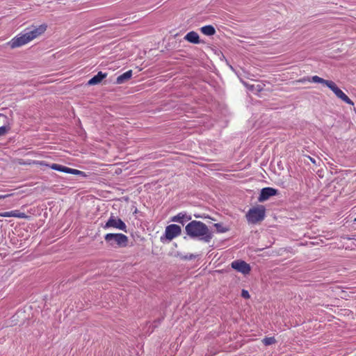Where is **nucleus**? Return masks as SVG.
<instances>
[{
  "label": "nucleus",
  "mask_w": 356,
  "mask_h": 356,
  "mask_svg": "<svg viewBox=\"0 0 356 356\" xmlns=\"http://www.w3.org/2000/svg\"><path fill=\"white\" fill-rule=\"evenodd\" d=\"M201 32L206 35H213L216 33L214 27L211 25L204 26L200 29Z\"/></svg>",
  "instance_id": "nucleus-14"
},
{
  "label": "nucleus",
  "mask_w": 356,
  "mask_h": 356,
  "mask_svg": "<svg viewBox=\"0 0 356 356\" xmlns=\"http://www.w3.org/2000/svg\"><path fill=\"white\" fill-rule=\"evenodd\" d=\"M306 81L313 82L312 81V77L311 78H309V77H303L302 79H300L296 81V82H297V83H305Z\"/></svg>",
  "instance_id": "nucleus-20"
},
{
  "label": "nucleus",
  "mask_w": 356,
  "mask_h": 356,
  "mask_svg": "<svg viewBox=\"0 0 356 356\" xmlns=\"http://www.w3.org/2000/svg\"><path fill=\"white\" fill-rule=\"evenodd\" d=\"M11 217H15L19 218H26L27 216L24 213L19 212L17 210L11 211Z\"/></svg>",
  "instance_id": "nucleus-17"
},
{
  "label": "nucleus",
  "mask_w": 356,
  "mask_h": 356,
  "mask_svg": "<svg viewBox=\"0 0 356 356\" xmlns=\"http://www.w3.org/2000/svg\"><path fill=\"white\" fill-rule=\"evenodd\" d=\"M214 227L219 233H225L228 231V229L223 227L220 223H215Z\"/></svg>",
  "instance_id": "nucleus-18"
},
{
  "label": "nucleus",
  "mask_w": 356,
  "mask_h": 356,
  "mask_svg": "<svg viewBox=\"0 0 356 356\" xmlns=\"http://www.w3.org/2000/svg\"><path fill=\"white\" fill-rule=\"evenodd\" d=\"M266 216V209L263 205H257L249 209L245 217L250 224H257L261 222Z\"/></svg>",
  "instance_id": "nucleus-4"
},
{
  "label": "nucleus",
  "mask_w": 356,
  "mask_h": 356,
  "mask_svg": "<svg viewBox=\"0 0 356 356\" xmlns=\"http://www.w3.org/2000/svg\"><path fill=\"white\" fill-rule=\"evenodd\" d=\"M10 129V124L6 118V120H3V124L0 127V136L5 135Z\"/></svg>",
  "instance_id": "nucleus-15"
},
{
  "label": "nucleus",
  "mask_w": 356,
  "mask_h": 356,
  "mask_svg": "<svg viewBox=\"0 0 356 356\" xmlns=\"http://www.w3.org/2000/svg\"><path fill=\"white\" fill-rule=\"evenodd\" d=\"M185 229L189 236L201 238L205 242H209L213 237L208 227L201 221L193 220L186 226Z\"/></svg>",
  "instance_id": "nucleus-2"
},
{
  "label": "nucleus",
  "mask_w": 356,
  "mask_h": 356,
  "mask_svg": "<svg viewBox=\"0 0 356 356\" xmlns=\"http://www.w3.org/2000/svg\"><path fill=\"white\" fill-rule=\"evenodd\" d=\"M132 76V70H129L122 74L118 76L116 79L115 83L117 84H122L127 82L128 80L131 79Z\"/></svg>",
  "instance_id": "nucleus-13"
},
{
  "label": "nucleus",
  "mask_w": 356,
  "mask_h": 356,
  "mask_svg": "<svg viewBox=\"0 0 356 356\" xmlns=\"http://www.w3.org/2000/svg\"><path fill=\"white\" fill-rule=\"evenodd\" d=\"M184 218V214L180 213L172 218V221L181 222Z\"/></svg>",
  "instance_id": "nucleus-19"
},
{
  "label": "nucleus",
  "mask_w": 356,
  "mask_h": 356,
  "mask_svg": "<svg viewBox=\"0 0 356 356\" xmlns=\"http://www.w3.org/2000/svg\"><path fill=\"white\" fill-rule=\"evenodd\" d=\"M103 228L105 229L114 228L127 232V225L120 218L113 216V214L103 226Z\"/></svg>",
  "instance_id": "nucleus-8"
},
{
  "label": "nucleus",
  "mask_w": 356,
  "mask_h": 356,
  "mask_svg": "<svg viewBox=\"0 0 356 356\" xmlns=\"http://www.w3.org/2000/svg\"><path fill=\"white\" fill-rule=\"evenodd\" d=\"M181 233V229L180 226L175 224H171L165 227V235L163 236H161L160 240L163 243H165L166 241H170L173 238L179 236Z\"/></svg>",
  "instance_id": "nucleus-7"
},
{
  "label": "nucleus",
  "mask_w": 356,
  "mask_h": 356,
  "mask_svg": "<svg viewBox=\"0 0 356 356\" xmlns=\"http://www.w3.org/2000/svg\"><path fill=\"white\" fill-rule=\"evenodd\" d=\"M355 220V221H356V218H355V220Z\"/></svg>",
  "instance_id": "nucleus-25"
},
{
  "label": "nucleus",
  "mask_w": 356,
  "mask_h": 356,
  "mask_svg": "<svg viewBox=\"0 0 356 356\" xmlns=\"http://www.w3.org/2000/svg\"><path fill=\"white\" fill-rule=\"evenodd\" d=\"M104 240L108 246L114 248H124L128 243V237L123 234H107Z\"/></svg>",
  "instance_id": "nucleus-5"
},
{
  "label": "nucleus",
  "mask_w": 356,
  "mask_h": 356,
  "mask_svg": "<svg viewBox=\"0 0 356 356\" xmlns=\"http://www.w3.org/2000/svg\"><path fill=\"white\" fill-rule=\"evenodd\" d=\"M262 342L265 346H270L272 344H275L277 342V341L274 337H265L262 340Z\"/></svg>",
  "instance_id": "nucleus-16"
},
{
  "label": "nucleus",
  "mask_w": 356,
  "mask_h": 356,
  "mask_svg": "<svg viewBox=\"0 0 356 356\" xmlns=\"http://www.w3.org/2000/svg\"><path fill=\"white\" fill-rule=\"evenodd\" d=\"M37 163L38 165H40V166H47V167H49L50 168L57 170V171H60V172H65V173H68V174H72V175H81L82 177H86L85 172L83 171H81V170H79L76 169L70 168H68V167H66V166H64V165H62L60 164L52 163V164L49 165V164H47L45 161H38Z\"/></svg>",
  "instance_id": "nucleus-6"
},
{
  "label": "nucleus",
  "mask_w": 356,
  "mask_h": 356,
  "mask_svg": "<svg viewBox=\"0 0 356 356\" xmlns=\"http://www.w3.org/2000/svg\"><path fill=\"white\" fill-rule=\"evenodd\" d=\"M312 81L314 83L325 85L334 93V95L339 99H341L343 102L348 104L354 105L353 102L339 88L337 87V84L334 81L325 80L316 75L312 76Z\"/></svg>",
  "instance_id": "nucleus-3"
},
{
  "label": "nucleus",
  "mask_w": 356,
  "mask_h": 356,
  "mask_svg": "<svg viewBox=\"0 0 356 356\" xmlns=\"http://www.w3.org/2000/svg\"><path fill=\"white\" fill-rule=\"evenodd\" d=\"M231 266L232 268L243 275L249 274L251 270L250 264L243 260H235L232 261Z\"/></svg>",
  "instance_id": "nucleus-9"
},
{
  "label": "nucleus",
  "mask_w": 356,
  "mask_h": 356,
  "mask_svg": "<svg viewBox=\"0 0 356 356\" xmlns=\"http://www.w3.org/2000/svg\"><path fill=\"white\" fill-rule=\"evenodd\" d=\"M277 190L270 187L261 189L258 200L260 202L267 200L270 197L277 195Z\"/></svg>",
  "instance_id": "nucleus-10"
},
{
  "label": "nucleus",
  "mask_w": 356,
  "mask_h": 356,
  "mask_svg": "<svg viewBox=\"0 0 356 356\" xmlns=\"http://www.w3.org/2000/svg\"><path fill=\"white\" fill-rule=\"evenodd\" d=\"M184 39L193 44H199L200 42L199 35L195 31L188 32L185 35Z\"/></svg>",
  "instance_id": "nucleus-12"
},
{
  "label": "nucleus",
  "mask_w": 356,
  "mask_h": 356,
  "mask_svg": "<svg viewBox=\"0 0 356 356\" xmlns=\"http://www.w3.org/2000/svg\"><path fill=\"white\" fill-rule=\"evenodd\" d=\"M46 24H41L38 26H32L25 30L24 33H21L13 38L8 44L12 49L22 47L33 39L42 34L47 29Z\"/></svg>",
  "instance_id": "nucleus-1"
},
{
  "label": "nucleus",
  "mask_w": 356,
  "mask_h": 356,
  "mask_svg": "<svg viewBox=\"0 0 356 356\" xmlns=\"http://www.w3.org/2000/svg\"><path fill=\"white\" fill-rule=\"evenodd\" d=\"M11 196V194H4V195H0V200L1 199H5L8 197Z\"/></svg>",
  "instance_id": "nucleus-23"
},
{
  "label": "nucleus",
  "mask_w": 356,
  "mask_h": 356,
  "mask_svg": "<svg viewBox=\"0 0 356 356\" xmlns=\"http://www.w3.org/2000/svg\"><path fill=\"white\" fill-rule=\"evenodd\" d=\"M0 216L2 217H11V213L10 211H6L3 213H0Z\"/></svg>",
  "instance_id": "nucleus-22"
},
{
  "label": "nucleus",
  "mask_w": 356,
  "mask_h": 356,
  "mask_svg": "<svg viewBox=\"0 0 356 356\" xmlns=\"http://www.w3.org/2000/svg\"><path fill=\"white\" fill-rule=\"evenodd\" d=\"M107 76L106 73H103L102 72H99L97 74L94 76L88 81V85L93 86L99 84L104 78Z\"/></svg>",
  "instance_id": "nucleus-11"
},
{
  "label": "nucleus",
  "mask_w": 356,
  "mask_h": 356,
  "mask_svg": "<svg viewBox=\"0 0 356 356\" xmlns=\"http://www.w3.org/2000/svg\"><path fill=\"white\" fill-rule=\"evenodd\" d=\"M0 118H3V120H6V116L0 113Z\"/></svg>",
  "instance_id": "nucleus-24"
},
{
  "label": "nucleus",
  "mask_w": 356,
  "mask_h": 356,
  "mask_svg": "<svg viewBox=\"0 0 356 356\" xmlns=\"http://www.w3.org/2000/svg\"><path fill=\"white\" fill-rule=\"evenodd\" d=\"M241 296L244 298L245 299H249L250 298V296L249 294V292L245 289L242 290L241 291Z\"/></svg>",
  "instance_id": "nucleus-21"
}]
</instances>
